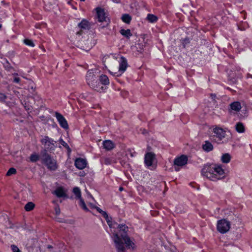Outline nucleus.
Returning <instances> with one entry per match:
<instances>
[{
    "label": "nucleus",
    "mask_w": 252,
    "mask_h": 252,
    "mask_svg": "<svg viewBox=\"0 0 252 252\" xmlns=\"http://www.w3.org/2000/svg\"><path fill=\"white\" fill-rule=\"evenodd\" d=\"M202 149L206 152H209L213 149V146L210 142L205 141V144L202 145Z\"/></svg>",
    "instance_id": "nucleus-19"
},
{
    "label": "nucleus",
    "mask_w": 252,
    "mask_h": 252,
    "mask_svg": "<svg viewBox=\"0 0 252 252\" xmlns=\"http://www.w3.org/2000/svg\"><path fill=\"white\" fill-rule=\"evenodd\" d=\"M55 116L60 124V125L63 128L67 129L68 128L67 122L64 117L58 112L55 113Z\"/></svg>",
    "instance_id": "nucleus-10"
},
{
    "label": "nucleus",
    "mask_w": 252,
    "mask_h": 252,
    "mask_svg": "<svg viewBox=\"0 0 252 252\" xmlns=\"http://www.w3.org/2000/svg\"><path fill=\"white\" fill-rule=\"evenodd\" d=\"M79 206L85 211H89V209L87 207V206L84 202V201L83 200V199H82V198H81L79 199Z\"/></svg>",
    "instance_id": "nucleus-29"
},
{
    "label": "nucleus",
    "mask_w": 252,
    "mask_h": 252,
    "mask_svg": "<svg viewBox=\"0 0 252 252\" xmlns=\"http://www.w3.org/2000/svg\"><path fill=\"white\" fill-rule=\"evenodd\" d=\"M47 248H48V249H52V246L51 245H48L47 246Z\"/></svg>",
    "instance_id": "nucleus-41"
},
{
    "label": "nucleus",
    "mask_w": 252,
    "mask_h": 252,
    "mask_svg": "<svg viewBox=\"0 0 252 252\" xmlns=\"http://www.w3.org/2000/svg\"><path fill=\"white\" fill-rule=\"evenodd\" d=\"M20 81V79L19 77H15L14 78L13 82L15 83H19Z\"/></svg>",
    "instance_id": "nucleus-38"
},
{
    "label": "nucleus",
    "mask_w": 252,
    "mask_h": 252,
    "mask_svg": "<svg viewBox=\"0 0 252 252\" xmlns=\"http://www.w3.org/2000/svg\"><path fill=\"white\" fill-rule=\"evenodd\" d=\"M104 148L107 150H111L114 148V143L110 140H105L103 143Z\"/></svg>",
    "instance_id": "nucleus-18"
},
{
    "label": "nucleus",
    "mask_w": 252,
    "mask_h": 252,
    "mask_svg": "<svg viewBox=\"0 0 252 252\" xmlns=\"http://www.w3.org/2000/svg\"><path fill=\"white\" fill-rule=\"evenodd\" d=\"M230 109H229V112L231 113L232 111L235 112H238L242 108L241 104L239 101H234L231 103L230 105Z\"/></svg>",
    "instance_id": "nucleus-15"
},
{
    "label": "nucleus",
    "mask_w": 252,
    "mask_h": 252,
    "mask_svg": "<svg viewBox=\"0 0 252 252\" xmlns=\"http://www.w3.org/2000/svg\"><path fill=\"white\" fill-rule=\"evenodd\" d=\"M105 219H106V221L110 228H112V227H114V225L115 224V223H113V222L111 221V220H112L111 218H109L108 215H107V217L105 218Z\"/></svg>",
    "instance_id": "nucleus-30"
},
{
    "label": "nucleus",
    "mask_w": 252,
    "mask_h": 252,
    "mask_svg": "<svg viewBox=\"0 0 252 252\" xmlns=\"http://www.w3.org/2000/svg\"><path fill=\"white\" fill-rule=\"evenodd\" d=\"M85 0H80V1H85Z\"/></svg>",
    "instance_id": "nucleus-45"
},
{
    "label": "nucleus",
    "mask_w": 252,
    "mask_h": 252,
    "mask_svg": "<svg viewBox=\"0 0 252 252\" xmlns=\"http://www.w3.org/2000/svg\"><path fill=\"white\" fill-rule=\"evenodd\" d=\"M24 42L27 45H29V46H32V47H34V44L33 43L32 41L31 40H30V39H25L24 40Z\"/></svg>",
    "instance_id": "nucleus-33"
},
{
    "label": "nucleus",
    "mask_w": 252,
    "mask_h": 252,
    "mask_svg": "<svg viewBox=\"0 0 252 252\" xmlns=\"http://www.w3.org/2000/svg\"><path fill=\"white\" fill-rule=\"evenodd\" d=\"M73 192L74 194L76 195V198L77 199H79L81 197V191L79 188L75 187L73 188Z\"/></svg>",
    "instance_id": "nucleus-27"
},
{
    "label": "nucleus",
    "mask_w": 252,
    "mask_h": 252,
    "mask_svg": "<svg viewBox=\"0 0 252 252\" xmlns=\"http://www.w3.org/2000/svg\"><path fill=\"white\" fill-rule=\"evenodd\" d=\"M127 67V63L126 59L121 57L120 60L119 71L121 73L124 72Z\"/></svg>",
    "instance_id": "nucleus-16"
},
{
    "label": "nucleus",
    "mask_w": 252,
    "mask_h": 252,
    "mask_svg": "<svg viewBox=\"0 0 252 252\" xmlns=\"http://www.w3.org/2000/svg\"><path fill=\"white\" fill-rule=\"evenodd\" d=\"M52 193L55 194L59 198L63 197L67 198V195L66 194V190L63 187H59L56 189L55 190L52 192Z\"/></svg>",
    "instance_id": "nucleus-11"
},
{
    "label": "nucleus",
    "mask_w": 252,
    "mask_h": 252,
    "mask_svg": "<svg viewBox=\"0 0 252 252\" xmlns=\"http://www.w3.org/2000/svg\"><path fill=\"white\" fill-rule=\"evenodd\" d=\"M95 208L96 209V210L99 212L100 213V214H101V215L104 217V218H107V214L106 212L105 211H103V210H102L100 208H99V207H95Z\"/></svg>",
    "instance_id": "nucleus-32"
},
{
    "label": "nucleus",
    "mask_w": 252,
    "mask_h": 252,
    "mask_svg": "<svg viewBox=\"0 0 252 252\" xmlns=\"http://www.w3.org/2000/svg\"><path fill=\"white\" fill-rule=\"evenodd\" d=\"M120 32L121 33V34H122L123 35H124V36H125L127 38H129L130 36H131L132 35L130 30L129 29H127V30L122 29L120 31Z\"/></svg>",
    "instance_id": "nucleus-23"
},
{
    "label": "nucleus",
    "mask_w": 252,
    "mask_h": 252,
    "mask_svg": "<svg viewBox=\"0 0 252 252\" xmlns=\"http://www.w3.org/2000/svg\"><path fill=\"white\" fill-rule=\"evenodd\" d=\"M40 159L41 163L45 165L50 171H55L58 168V165L56 159L49 154L46 150L41 151Z\"/></svg>",
    "instance_id": "nucleus-3"
},
{
    "label": "nucleus",
    "mask_w": 252,
    "mask_h": 252,
    "mask_svg": "<svg viewBox=\"0 0 252 252\" xmlns=\"http://www.w3.org/2000/svg\"><path fill=\"white\" fill-rule=\"evenodd\" d=\"M86 77L87 84L97 92L103 91L104 87L101 86L97 77L92 70H89L87 72Z\"/></svg>",
    "instance_id": "nucleus-4"
},
{
    "label": "nucleus",
    "mask_w": 252,
    "mask_h": 252,
    "mask_svg": "<svg viewBox=\"0 0 252 252\" xmlns=\"http://www.w3.org/2000/svg\"><path fill=\"white\" fill-rule=\"evenodd\" d=\"M35 205L32 202H29L26 204L24 208L26 211H31L34 209Z\"/></svg>",
    "instance_id": "nucleus-26"
},
{
    "label": "nucleus",
    "mask_w": 252,
    "mask_h": 252,
    "mask_svg": "<svg viewBox=\"0 0 252 252\" xmlns=\"http://www.w3.org/2000/svg\"><path fill=\"white\" fill-rule=\"evenodd\" d=\"M102 164L109 165L116 162V159L113 157H102L100 158Z\"/></svg>",
    "instance_id": "nucleus-17"
},
{
    "label": "nucleus",
    "mask_w": 252,
    "mask_h": 252,
    "mask_svg": "<svg viewBox=\"0 0 252 252\" xmlns=\"http://www.w3.org/2000/svg\"><path fill=\"white\" fill-rule=\"evenodd\" d=\"M56 214L59 215L60 214V209L59 206H57L55 208Z\"/></svg>",
    "instance_id": "nucleus-37"
},
{
    "label": "nucleus",
    "mask_w": 252,
    "mask_h": 252,
    "mask_svg": "<svg viewBox=\"0 0 252 252\" xmlns=\"http://www.w3.org/2000/svg\"><path fill=\"white\" fill-rule=\"evenodd\" d=\"M114 2H117V3H119L120 2V0H113Z\"/></svg>",
    "instance_id": "nucleus-40"
},
{
    "label": "nucleus",
    "mask_w": 252,
    "mask_h": 252,
    "mask_svg": "<svg viewBox=\"0 0 252 252\" xmlns=\"http://www.w3.org/2000/svg\"><path fill=\"white\" fill-rule=\"evenodd\" d=\"M16 173V170L14 168H10L6 173V176H10L15 174Z\"/></svg>",
    "instance_id": "nucleus-31"
},
{
    "label": "nucleus",
    "mask_w": 252,
    "mask_h": 252,
    "mask_svg": "<svg viewBox=\"0 0 252 252\" xmlns=\"http://www.w3.org/2000/svg\"><path fill=\"white\" fill-rule=\"evenodd\" d=\"M201 174L212 181H217L226 177V173L222 166L217 164L205 165L202 169Z\"/></svg>",
    "instance_id": "nucleus-2"
},
{
    "label": "nucleus",
    "mask_w": 252,
    "mask_h": 252,
    "mask_svg": "<svg viewBox=\"0 0 252 252\" xmlns=\"http://www.w3.org/2000/svg\"><path fill=\"white\" fill-rule=\"evenodd\" d=\"M236 130L239 133L244 132L245 130L244 125L241 122L237 123L236 125Z\"/></svg>",
    "instance_id": "nucleus-22"
},
{
    "label": "nucleus",
    "mask_w": 252,
    "mask_h": 252,
    "mask_svg": "<svg viewBox=\"0 0 252 252\" xmlns=\"http://www.w3.org/2000/svg\"><path fill=\"white\" fill-rule=\"evenodd\" d=\"M41 142L42 144L47 146L48 149H53L54 146V141L48 137V136H44L43 138L41 140Z\"/></svg>",
    "instance_id": "nucleus-13"
},
{
    "label": "nucleus",
    "mask_w": 252,
    "mask_h": 252,
    "mask_svg": "<svg viewBox=\"0 0 252 252\" xmlns=\"http://www.w3.org/2000/svg\"><path fill=\"white\" fill-rule=\"evenodd\" d=\"M7 98V96L3 94V93H0V102H4L5 101V100Z\"/></svg>",
    "instance_id": "nucleus-36"
},
{
    "label": "nucleus",
    "mask_w": 252,
    "mask_h": 252,
    "mask_svg": "<svg viewBox=\"0 0 252 252\" xmlns=\"http://www.w3.org/2000/svg\"><path fill=\"white\" fill-rule=\"evenodd\" d=\"M75 165L79 169H83L87 165V161L85 159L78 158L75 161Z\"/></svg>",
    "instance_id": "nucleus-14"
},
{
    "label": "nucleus",
    "mask_w": 252,
    "mask_h": 252,
    "mask_svg": "<svg viewBox=\"0 0 252 252\" xmlns=\"http://www.w3.org/2000/svg\"><path fill=\"white\" fill-rule=\"evenodd\" d=\"M230 228V222L225 219H222L218 221L217 230L221 233H225Z\"/></svg>",
    "instance_id": "nucleus-5"
},
{
    "label": "nucleus",
    "mask_w": 252,
    "mask_h": 252,
    "mask_svg": "<svg viewBox=\"0 0 252 252\" xmlns=\"http://www.w3.org/2000/svg\"><path fill=\"white\" fill-rule=\"evenodd\" d=\"M97 18L99 22H105V26H107L109 23V19L106 16L104 9L100 7H97L96 9Z\"/></svg>",
    "instance_id": "nucleus-7"
},
{
    "label": "nucleus",
    "mask_w": 252,
    "mask_h": 252,
    "mask_svg": "<svg viewBox=\"0 0 252 252\" xmlns=\"http://www.w3.org/2000/svg\"><path fill=\"white\" fill-rule=\"evenodd\" d=\"M14 76H17L18 75V74L17 73H14L13 74Z\"/></svg>",
    "instance_id": "nucleus-43"
},
{
    "label": "nucleus",
    "mask_w": 252,
    "mask_h": 252,
    "mask_svg": "<svg viewBox=\"0 0 252 252\" xmlns=\"http://www.w3.org/2000/svg\"><path fill=\"white\" fill-rule=\"evenodd\" d=\"M247 77L248 78H252V74H247Z\"/></svg>",
    "instance_id": "nucleus-39"
},
{
    "label": "nucleus",
    "mask_w": 252,
    "mask_h": 252,
    "mask_svg": "<svg viewBox=\"0 0 252 252\" xmlns=\"http://www.w3.org/2000/svg\"><path fill=\"white\" fill-rule=\"evenodd\" d=\"M118 229H119V232L114 233L113 237L117 252H126L122 239L125 242L127 249L133 250L135 246V244L127 235L128 230V227L125 224H119Z\"/></svg>",
    "instance_id": "nucleus-1"
},
{
    "label": "nucleus",
    "mask_w": 252,
    "mask_h": 252,
    "mask_svg": "<svg viewBox=\"0 0 252 252\" xmlns=\"http://www.w3.org/2000/svg\"><path fill=\"white\" fill-rule=\"evenodd\" d=\"M147 19L151 23L156 22L158 20V18L155 15L149 14L147 15Z\"/></svg>",
    "instance_id": "nucleus-28"
},
{
    "label": "nucleus",
    "mask_w": 252,
    "mask_h": 252,
    "mask_svg": "<svg viewBox=\"0 0 252 252\" xmlns=\"http://www.w3.org/2000/svg\"><path fill=\"white\" fill-rule=\"evenodd\" d=\"M30 159L31 161L32 162H35L38 161L39 159H40V156H39L36 153H33L31 155Z\"/></svg>",
    "instance_id": "nucleus-25"
},
{
    "label": "nucleus",
    "mask_w": 252,
    "mask_h": 252,
    "mask_svg": "<svg viewBox=\"0 0 252 252\" xmlns=\"http://www.w3.org/2000/svg\"><path fill=\"white\" fill-rule=\"evenodd\" d=\"M10 247L12 252H21L17 246L15 245H11Z\"/></svg>",
    "instance_id": "nucleus-35"
},
{
    "label": "nucleus",
    "mask_w": 252,
    "mask_h": 252,
    "mask_svg": "<svg viewBox=\"0 0 252 252\" xmlns=\"http://www.w3.org/2000/svg\"><path fill=\"white\" fill-rule=\"evenodd\" d=\"M1 27H2L1 25L0 24V29H1Z\"/></svg>",
    "instance_id": "nucleus-44"
},
{
    "label": "nucleus",
    "mask_w": 252,
    "mask_h": 252,
    "mask_svg": "<svg viewBox=\"0 0 252 252\" xmlns=\"http://www.w3.org/2000/svg\"><path fill=\"white\" fill-rule=\"evenodd\" d=\"M155 158V155L151 152L147 153L145 156L144 162L148 167L151 166Z\"/></svg>",
    "instance_id": "nucleus-12"
},
{
    "label": "nucleus",
    "mask_w": 252,
    "mask_h": 252,
    "mask_svg": "<svg viewBox=\"0 0 252 252\" xmlns=\"http://www.w3.org/2000/svg\"><path fill=\"white\" fill-rule=\"evenodd\" d=\"M119 190H120V191H122V190H123V187H120V188H119Z\"/></svg>",
    "instance_id": "nucleus-42"
},
{
    "label": "nucleus",
    "mask_w": 252,
    "mask_h": 252,
    "mask_svg": "<svg viewBox=\"0 0 252 252\" xmlns=\"http://www.w3.org/2000/svg\"><path fill=\"white\" fill-rule=\"evenodd\" d=\"M231 159V156L228 154L226 153L221 156V160L223 163H227L230 162Z\"/></svg>",
    "instance_id": "nucleus-21"
},
{
    "label": "nucleus",
    "mask_w": 252,
    "mask_h": 252,
    "mask_svg": "<svg viewBox=\"0 0 252 252\" xmlns=\"http://www.w3.org/2000/svg\"><path fill=\"white\" fill-rule=\"evenodd\" d=\"M213 132L214 133L213 136L216 137L219 141L223 139L226 134V131L223 129L217 126L213 129Z\"/></svg>",
    "instance_id": "nucleus-8"
},
{
    "label": "nucleus",
    "mask_w": 252,
    "mask_h": 252,
    "mask_svg": "<svg viewBox=\"0 0 252 252\" xmlns=\"http://www.w3.org/2000/svg\"><path fill=\"white\" fill-rule=\"evenodd\" d=\"M92 24L87 20L83 19L78 24V27L81 29L80 31L78 32L76 34L80 35L82 34V31L89 30L91 29Z\"/></svg>",
    "instance_id": "nucleus-9"
},
{
    "label": "nucleus",
    "mask_w": 252,
    "mask_h": 252,
    "mask_svg": "<svg viewBox=\"0 0 252 252\" xmlns=\"http://www.w3.org/2000/svg\"><path fill=\"white\" fill-rule=\"evenodd\" d=\"M99 83L104 85H107L109 84L108 77L105 75H101L99 77Z\"/></svg>",
    "instance_id": "nucleus-20"
},
{
    "label": "nucleus",
    "mask_w": 252,
    "mask_h": 252,
    "mask_svg": "<svg viewBox=\"0 0 252 252\" xmlns=\"http://www.w3.org/2000/svg\"><path fill=\"white\" fill-rule=\"evenodd\" d=\"M122 20L124 22L129 24L131 20V17L128 14H125L122 16Z\"/></svg>",
    "instance_id": "nucleus-24"
},
{
    "label": "nucleus",
    "mask_w": 252,
    "mask_h": 252,
    "mask_svg": "<svg viewBox=\"0 0 252 252\" xmlns=\"http://www.w3.org/2000/svg\"><path fill=\"white\" fill-rule=\"evenodd\" d=\"M59 142H60V143L62 145H63L64 147H65V148H66L67 149L70 150L69 147L68 145V144L65 141H64L63 139L60 138L59 140Z\"/></svg>",
    "instance_id": "nucleus-34"
},
{
    "label": "nucleus",
    "mask_w": 252,
    "mask_h": 252,
    "mask_svg": "<svg viewBox=\"0 0 252 252\" xmlns=\"http://www.w3.org/2000/svg\"><path fill=\"white\" fill-rule=\"evenodd\" d=\"M188 160V157L185 155H182L175 158L174 161L175 170L176 171H179L180 167H182L187 164Z\"/></svg>",
    "instance_id": "nucleus-6"
}]
</instances>
